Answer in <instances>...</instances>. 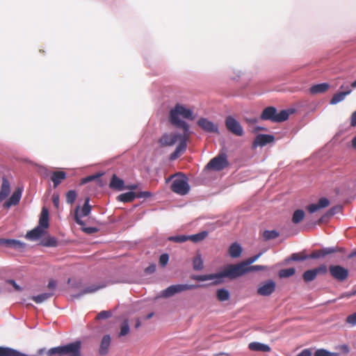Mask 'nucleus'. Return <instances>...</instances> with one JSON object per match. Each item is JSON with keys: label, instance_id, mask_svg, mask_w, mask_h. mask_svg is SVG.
<instances>
[{"label": "nucleus", "instance_id": "1", "mask_svg": "<svg viewBox=\"0 0 356 356\" xmlns=\"http://www.w3.org/2000/svg\"><path fill=\"white\" fill-rule=\"evenodd\" d=\"M245 274H246L245 267L241 261L236 264H228L219 273L195 275L193 279L201 282L216 280L213 283L217 284L221 283L224 278L233 280Z\"/></svg>", "mask_w": 356, "mask_h": 356}, {"label": "nucleus", "instance_id": "2", "mask_svg": "<svg viewBox=\"0 0 356 356\" xmlns=\"http://www.w3.org/2000/svg\"><path fill=\"white\" fill-rule=\"evenodd\" d=\"M179 115L188 120H194L195 117L193 115L191 110L186 108L183 105L177 104L170 111V121L172 125L177 128H181L183 130L188 131V124L181 120Z\"/></svg>", "mask_w": 356, "mask_h": 356}, {"label": "nucleus", "instance_id": "3", "mask_svg": "<svg viewBox=\"0 0 356 356\" xmlns=\"http://www.w3.org/2000/svg\"><path fill=\"white\" fill-rule=\"evenodd\" d=\"M81 343L80 341L68 343L65 346L51 348L48 350L49 355L58 354L59 355L81 356Z\"/></svg>", "mask_w": 356, "mask_h": 356}, {"label": "nucleus", "instance_id": "4", "mask_svg": "<svg viewBox=\"0 0 356 356\" xmlns=\"http://www.w3.org/2000/svg\"><path fill=\"white\" fill-rule=\"evenodd\" d=\"M289 113L285 110L277 113V109L273 106H268L264 109L261 114L263 120H270L273 122H282L289 118Z\"/></svg>", "mask_w": 356, "mask_h": 356}, {"label": "nucleus", "instance_id": "5", "mask_svg": "<svg viewBox=\"0 0 356 356\" xmlns=\"http://www.w3.org/2000/svg\"><path fill=\"white\" fill-rule=\"evenodd\" d=\"M229 165L226 154H220L213 158L206 165L208 170L220 171Z\"/></svg>", "mask_w": 356, "mask_h": 356}, {"label": "nucleus", "instance_id": "6", "mask_svg": "<svg viewBox=\"0 0 356 356\" xmlns=\"http://www.w3.org/2000/svg\"><path fill=\"white\" fill-rule=\"evenodd\" d=\"M198 286L195 284H175L168 286L167 289L161 291V296L163 298H170L174 295L197 288Z\"/></svg>", "mask_w": 356, "mask_h": 356}, {"label": "nucleus", "instance_id": "7", "mask_svg": "<svg viewBox=\"0 0 356 356\" xmlns=\"http://www.w3.org/2000/svg\"><path fill=\"white\" fill-rule=\"evenodd\" d=\"M170 189L177 194L184 195L188 193L190 186L186 178H177L172 181Z\"/></svg>", "mask_w": 356, "mask_h": 356}, {"label": "nucleus", "instance_id": "8", "mask_svg": "<svg viewBox=\"0 0 356 356\" xmlns=\"http://www.w3.org/2000/svg\"><path fill=\"white\" fill-rule=\"evenodd\" d=\"M225 127L227 129L237 136L243 135V129L241 124L232 116H227L225 119Z\"/></svg>", "mask_w": 356, "mask_h": 356}, {"label": "nucleus", "instance_id": "9", "mask_svg": "<svg viewBox=\"0 0 356 356\" xmlns=\"http://www.w3.org/2000/svg\"><path fill=\"white\" fill-rule=\"evenodd\" d=\"M329 271L331 276L339 282L346 280L349 274L347 268L339 265H330L329 266Z\"/></svg>", "mask_w": 356, "mask_h": 356}, {"label": "nucleus", "instance_id": "10", "mask_svg": "<svg viewBox=\"0 0 356 356\" xmlns=\"http://www.w3.org/2000/svg\"><path fill=\"white\" fill-rule=\"evenodd\" d=\"M327 272V268L325 265L322 264L314 269L307 270L302 274V278L305 282L314 280L318 275H325Z\"/></svg>", "mask_w": 356, "mask_h": 356}, {"label": "nucleus", "instance_id": "11", "mask_svg": "<svg viewBox=\"0 0 356 356\" xmlns=\"http://www.w3.org/2000/svg\"><path fill=\"white\" fill-rule=\"evenodd\" d=\"M90 198L87 197L85 200V203L81 209V213L79 214V206H77L74 211V220L79 225H83L84 222L81 220V217H85L90 214L91 211V206L89 204Z\"/></svg>", "mask_w": 356, "mask_h": 356}, {"label": "nucleus", "instance_id": "12", "mask_svg": "<svg viewBox=\"0 0 356 356\" xmlns=\"http://www.w3.org/2000/svg\"><path fill=\"white\" fill-rule=\"evenodd\" d=\"M343 249L338 247H329L324 248L320 250L313 251L309 254V259H316L331 254H334L338 252H343Z\"/></svg>", "mask_w": 356, "mask_h": 356}, {"label": "nucleus", "instance_id": "13", "mask_svg": "<svg viewBox=\"0 0 356 356\" xmlns=\"http://www.w3.org/2000/svg\"><path fill=\"white\" fill-rule=\"evenodd\" d=\"M275 282L272 280H269L259 286L257 289V293L262 296H268L275 291Z\"/></svg>", "mask_w": 356, "mask_h": 356}, {"label": "nucleus", "instance_id": "14", "mask_svg": "<svg viewBox=\"0 0 356 356\" xmlns=\"http://www.w3.org/2000/svg\"><path fill=\"white\" fill-rule=\"evenodd\" d=\"M197 124L202 130L206 132L218 134V125L205 118H200L197 120Z\"/></svg>", "mask_w": 356, "mask_h": 356}, {"label": "nucleus", "instance_id": "15", "mask_svg": "<svg viewBox=\"0 0 356 356\" xmlns=\"http://www.w3.org/2000/svg\"><path fill=\"white\" fill-rule=\"evenodd\" d=\"M179 135L175 133L164 134L159 139V143L161 147L172 146L178 140Z\"/></svg>", "mask_w": 356, "mask_h": 356}, {"label": "nucleus", "instance_id": "16", "mask_svg": "<svg viewBox=\"0 0 356 356\" xmlns=\"http://www.w3.org/2000/svg\"><path fill=\"white\" fill-rule=\"evenodd\" d=\"M275 137L273 135L269 134H259L256 136L252 143V147H256L257 146H265L268 143L273 142Z\"/></svg>", "mask_w": 356, "mask_h": 356}, {"label": "nucleus", "instance_id": "17", "mask_svg": "<svg viewBox=\"0 0 356 356\" xmlns=\"http://www.w3.org/2000/svg\"><path fill=\"white\" fill-rule=\"evenodd\" d=\"M330 205V201L326 197H321L318 200V202L316 204H311L306 207L307 211L313 213L318 210L325 208Z\"/></svg>", "mask_w": 356, "mask_h": 356}, {"label": "nucleus", "instance_id": "18", "mask_svg": "<svg viewBox=\"0 0 356 356\" xmlns=\"http://www.w3.org/2000/svg\"><path fill=\"white\" fill-rule=\"evenodd\" d=\"M0 244L15 250H22L26 248V243L15 239H0Z\"/></svg>", "mask_w": 356, "mask_h": 356}, {"label": "nucleus", "instance_id": "19", "mask_svg": "<svg viewBox=\"0 0 356 356\" xmlns=\"http://www.w3.org/2000/svg\"><path fill=\"white\" fill-rule=\"evenodd\" d=\"M22 190L20 188L16 189L10 197L3 204V207L9 209L11 206L17 205L21 199Z\"/></svg>", "mask_w": 356, "mask_h": 356}, {"label": "nucleus", "instance_id": "20", "mask_svg": "<svg viewBox=\"0 0 356 356\" xmlns=\"http://www.w3.org/2000/svg\"><path fill=\"white\" fill-rule=\"evenodd\" d=\"M111 338L109 334H106L103 337L99 348V354L100 355H106L108 354L109 347L111 345Z\"/></svg>", "mask_w": 356, "mask_h": 356}, {"label": "nucleus", "instance_id": "21", "mask_svg": "<svg viewBox=\"0 0 356 356\" xmlns=\"http://www.w3.org/2000/svg\"><path fill=\"white\" fill-rule=\"evenodd\" d=\"M184 134H179L178 137V140H179V143L178 145L177 146L176 149L179 151L181 153L184 152L187 147V140H188L190 137V131L183 130Z\"/></svg>", "mask_w": 356, "mask_h": 356}, {"label": "nucleus", "instance_id": "22", "mask_svg": "<svg viewBox=\"0 0 356 356\" xmlns=\"http://www.w3.org/2000/svg\"><path fill=\"white\" fill-rule=\"evenodd\" d=\"M67 175L64 171H54L51 175V180L54 184V188H56L64 179H66Z\"/></svg>", "mask_w": 356, "mask_h": 356}, {"label": "nucleus", "instance_id": "23", "mask_svg": "<svg viewBox=\"0 0 356 356\" xmlns=\"http://www.w3.org/2000/svg\"><path fill=\"white\" fill-rule=\"evenodd\" d=\"M44 231L40 227H36L33 229L28 232L26 238L30 241H36L43 236Z\"/></svg>", "mask_w": 356, "mask_h": 356}, {"label": "nucleus", "instance_id": "24", "mask_svg": "<svg viewBox=\"0 0 356 356\" xmlns=\"http://www.w3.org/2000/svg\"><path fill=\"white\" fill-rule=\"evenodd\" d=\"M346 88V91L337 92L332 96L330 102V104L334 105L342 102L347 95L351 93L352 90L348 88V86Z\"/></svg>", "mask_w": 356, "mask_h": 356}, {"label": "nucleus", "instance_id": "25", "mask_svg": "<svg viewBox=\"0 0 356 356\" xmlns=\"http://www.w3.org/2000/svg\"><path fill=\"white\" fill-rule=\"evenodd\" d=\"M330 88V84L327 83H322L312 86L309 88V92L312 95L323 93Z\"/></svg>", "mask_w": 356, "mask_h": 356}, {"label": "nucleus", "instance_id": "26", "mask_svg": "<svg viewBox=\"0 0 356 356\" xmlns=\"http://www.w3.org/2000/svg\"><path fill=\"white\" fill-rule=\"evenodd\" d=\"M243 249L240 244L238 243H232L228 250L229 256L232 258H238L241 256Z\"/></svg>", "mask_w": 356, "mask_h": 356}, {"label": "nucleus", "instance_id": "27", "mask_svg": "<svg viewBox=\"0 0 356 356\" xmlns=\"http://www.w3.org/2000/svg\"><path fill=\"white\" fill-rule=\"evenodd\" d=\"M109 187L118 191H122L124 188V181L119 178L116 175L112 176Z\"/></svg>", "mask_w": 356, "mask_h": 356}, {"label": "nucleus", "instance_id": "28", "mask_svg": "<svg viewBox=\"0 0 356 356\" xmlns=\"http://www.w3.org/2000/svg\"><path fill=\"white\" fill-rule=\"evenodd\" d=\"M248 348L252 351L269 352L270 350V348L268 345L259 342H251L249 343Z\"/></svg>", "mask_w": 356, "mask_h": 356}, {"label": "nucleus", "instance_id": "29", "mask_svg": "<svg viewBox=\"0 0 356 356\" xmlns=\"http://www.w3.org/2000/svg\"><path fill=\"white\" fill-rule=\"evenodd\" d=\"M38 227H40L43 229H47L49 227V212L45 208H43L41 211L39 225Z\"/></svg>", "mask_w": 356, "mask_h": 356}, {"label": "nucleus", "instance_id": "30", "mask_svg": "<svg viewBox=\"0 0 356 356\" xmlns=\"http://www.w3.org/2000/svg\"><path fill=\"white\" fill-rule=\"evenodd\" d=\"M0 356H27L10 348L0 347Z\"/></svg>", "mask_w": 356, "mask_h": 356}, {"label": "nucleus", "instance_id": "31", "mask_svg": "<svg viewBox=\"0 0 356 356\" xmlns=\"http://www.w3.org/2000/svg\"><path fill=\"white\" fill-rule=\"evenodd\" d=\"M135 198H136V193L131 191L120 194L117 197L119 201L122 202H131Z\"/></svg>", "mask_w": 356, "mask_h": 356}, {"label": "nucleus", "instance_id": "32", "mask_svg": "<svg viewBox=\"0 0 356 356\" xmlns=\"http://www.w3.org/2000/svg\"><path fill=\"white\" fill-rule=\"evenodd\" d=\"M208 236V232L203 231L200 233L188 236V241H191L193 243H198L205 239Z\"/></svg>", "mask_w": 356, "mask_h": 356}, {"label": "nucleus", "instance_id": "33", "mask_svg": "<svg viewBox=\"0 0 356 356\" xmlns=\"http://www.w3.org/2000/svg\"><path fill=\"white\" fill-rule=\"evenodd\" d=\"M54 296V293H44L38 296H34L31 298L35 303L39 304L51 298Z\"/></svg>", "mask_w": 356, "mask_h": 356}, {"label": "nucleus", "instance_id": "34", "mask_svg": "<svg viewBox=\"0 0 356 356\" xmlns=\"http://www.w3.org/2000/svg\"><path fill=\"white\" fill-rule=\"evenodd\" d=\"M305 217V212L302 209H297L294 211L292 216V222L294 224L300 223Z\"/></svg>", "mask_w": 356, "mask_h": 356}, {"label": "nucleus", "instance_id": "35", "mask_svg": "<svg viewBox=\"0 0 356 356\" xmlns=\"http://www.w3.org/2000/svg\"><path fill=\"white\" fill-rule=\"evenodd\" d=\"M193 267L195 270H200L204 268V263L200 254H197L196 257L193 258Z\"/></svg>", "mask_w": 356, "mask_h": 356}, {"label": "nucleus", "instance_id": "36", "mask_svg": "<svg viewBox=\"0 0 356 356\" xmlns=\"http://www.w3.org/2000/svg\"><path fill=\"white\" fill-rule=\"evenodd\" d=\"M295 273L296 269L294 268H289L280 270L278 273V275L280 278H286L294 275Z\"/></svg>", "mask_w": 356, "mask_h": 356}, {"label": "nucleus", "instance_id": "37", "mask_svg": "<svg viewBox=\"0 0 356 356\" xmlns=\"http://www.w3.org/2000/svg\"><path fill=\"white\" fill-rule=\"evenodd\" d=\"M10 192V183L6 179L3 178V181H2L0 193H2L4 195V197L6 198L8 197V195H9Z\"/></svg>", "mask_w": 356, "mask_h": 356}, {"label": "nucleus", "instance_id": "38", "mask_svg": "<svg viewBox=\"0 0 356 356\" xmlns=\"http://www.w3.org/2000/svg\"><path fill=\"white\" fill-rule=\"evenodd\" d=\"M217 298L219 301H225L229 298V293L227 289H220L217 291Z\"/></svg>", "mask_w": 356, "mask_h": 356}, {"label": "nucleus", "instance_id": "39", "mask_svg": "<svg viewBox=\"0 0 356 356\" xmlns=\"http://www.w3.org/2000/svg\"><path fill=\"white\" fill-rule=\"evenodd\" d=\"M104 286H90L86 288L83 291H82L80 293L74 296V298H79L81 296L89 293H94L97 291L98 289L103 288Z\"/></svg>", "mask_w": 356, "mask_h": 356}, {"label": "nucleus", "instance_id": "40", "mask_svg": "<svg viewBox=\"0 0 356 356\" xmlns=\"http://www.w3.org/2000/svg\"><path fill=\"white\" fill-rule=\"evenodd\" d=\"M307 259H309V255L306 254L305 252L293 253L291 255V259L295 261H304Z\"/></svg>", "mask_w": 356, "mask_h": 356}, {"label": "nucleus", "instance_id": "41", "mask_svg": "<svg viewBox=\"0 0 356 356\" xmlns=\"http://www.w3.org/2000/svg\"><path fill=\"white\" fill-rule=\"evenodd\" d=\"M129 332V325L127 320H124L120 326L119 337L126 336Z\"/></svg>", "mask_w": 356, "mask_h": 356}, {"label": "nucleus", "instance_id": "42", "mask_svg": "<svg viewBox=\"0 0 356 356\" xmlns=\"http://www.w3.org/2000/svg\"><path fill=\"white\" fill-rule=\"evenodd\" d=\"M279 236V234L275 230H266L263 234V236L265 240H270L276 238Z\"/></svg>", "mask_w": 356, "mask_h": 356}, {"label": "nucleus", "instance_id": "43", "mask_svg": "<svg viewBox=\"0 0 356 356\" xmlns=\"http://www.w3.org/2000/svg\"><path fill=\"white\" fill-rule=\"evenodd\" d=\"M76 193L74 190H70L66 193V202L70 204H72L76 198Z\"/></svg>", "mask_w": 356, "mask_h": 356}, {"label": "nucleus", "instance_id": "44", "mask_svg": "<svg viewBox=\"0 0 356 356\" xmlns=\"http://www.w3.org/2000/svg\"><path fill=\"white\" fill-rule=\"evenodd\" d=\"M42 244L46 247H56L57 245V240L54 237H49L43 240Z\"/></svg>", "mask_w": 356, "mask_h": 356}, {"label": "nucleus", "instance_id": "45", "mask_svg": "<svg viewBox=\"0 0 356 356\" xmlns=\"http://www.w3.org/2000/svg\"><path fill=\"white\" fill-rule=\"evenodd\" d=\"M267 269V266L262 265L248 266V267H245V273H248L251 271L264 270Z\"/></svg>", "mask_w": 356, "mask_h": 356}, {"label": "nucleus", "instance_id": "46", "mask_svg": "<svg viewBox=\"0 0 356 356\" xmlns=\"http://www.w3.org/2000/svg\"><path fill=\"white\" fill-rule=\"evenodd\" d=\"M168 240L175 243H183L188 241V236L186 235H178L172 236L168 238Z\"/></svg>", "mask_w": 356, "mask_h": 356}, {"label": "nucleus", "instance_id": "47", "mask_svg": "<svg viewBox=\"0 0 356 356\" xmlns=\"http://www.w3.org/2000/svg\"><path fill=\"white\" fill-rule=\"evenodd\" d=\"M261 254H262V253L260 252V253H259V254H257L256 255H254L252 257H249L246 260L242 261V263L243 264L245 267H248L250 264H252L254 262H255L261 257Z\"/></svg>", "mask_w": 356, "mask_h": 356}, {"label": "nucleus", "instance_id": "48", "mask_svg": "<svg viewBox=\"0 0 356 356\" xmlns=\"http://www.w3.org/2000/svg\"><path fill=\"white\" fill-rule=\"evenodd\" d=\"M111 316L110 311H102L96 316V320L107 319Z\"/></svg>", "mask_w": 356, "mask_h": 356}, {"label": "nucleus", "instance_id": "49", "mask_svg": "<svg viewBox=\"0 0 356 356\" xmlns=\"http://www.w3.org/2000/svg\"><path fill=\"white\" fill-rule=\"evenodd\" d=\"M314 356H335V354L324 349H319L315 352Z\"/></svg>", "mask_w": 356, "mask_h": 356}, {"label": "nucleus", "instance_id": "50", "mask_svg": "<svg viewBox=\"0 0 356 356\" xmlns=\"http://www.w3.org/2000/svg\"><path fill=\"white\" fill-rule=\"evenodd\" d=\"M346 323L351 325H356V312L353 314L349 315L346 320Z\"/></svg>", "mask_w": 356, "mask_h": 356}, {"label": "nucleus", "instance_id": "51", "mask_svg": "<svg viewBox=\"0 0 356 356\" xmlns=\"http://www.w3.org/2000/svg\"><path fill=\"white\" fill-rule=\"evenodd\" d=\"M169 260V256L168 254H162L159 257V264L162 266H165Z\"/></svg>", "mask_w": 356, "mask_h": 356}, {"label": "nucleus", "instance_id": "52", "mask_svg": "<svg viewBox=\"0 0 356 356\" xmlns=\"http://www.w3.org/2000/svg\"><path fill=\"white\" fill-rule=\"evenodd\" d=\"M98 177H99L98 175L88 176L86 177H84V178L81 179L80 184H81V185L85 184H86V183H88L89 181L95 180V179H97Z\"/></svg>", "mask_w": 356, "mask_h": 356}, {"label": "nucleus", "instance_id": "53", "mask_svg": "<svg viewBox=\"0 0 356 356\" xmlns=\"http://www.w3.org/2000/svg\"><path fill=\"white\" fill-rule=\"evenodd\" d=\"M136 198H147L152 195L149 191H142L136 193Z\"/></svg>", "mask_w": 356, "mask_h": 356}, {"label": "nucleus", "instance_id": "54", "mask_svg": "<svg viewBox=\"0 0 356 356\" xmlns=\"http://www.w3.org/2000/svg\"><path fill=\"white\" fill-rule=\"evenodd\" d=\"M6 283L12 285L15 291H22V288L13 280H8Z\"/></svg>", "mask_w": 356, "mask_h": 356}, {"label": "nucleus", "instance_id": "55", "mask_svg": "<svg viewBox=\"0 0 356 356\" xmlns=\"http://www.w3.org/2000/svg\"><path fill=\"white\" fill-rule=\"evenodd\" d=\"M52 202H53V204L54 205V207L56 208H58L59 207V202H60V200H59V195L58 194H54L52 195Z\"/></svg>", "mask_w": 356, "mask_h": 356}, {"label": "nucleus", "instance_id": "56", "mask_svg": "<svg viewBox=\"0 0 356 356\" xmlns=\"http://www.w3.org/2000/svg\"><path fill=\"white\" fill-rule=\"evenodd\" d=\"M181 154V152L178 151L177 149L170 154V160H175L177 159L179 155Z\"/></svg>", "mask_w": 356, "mask_h": 356}, {"label": "nucleus", "instance_id": "57", "mask_svg": "<svg viewBox=\"0 0 356 356\" xmlns=\"http://www.w3.org/2000/svg\"><path fill=\"white\" fill-rule=\"evenodd\" d=\"M350 125L351 127H356V111H354L351 115Z\"/></svg>", "mask_w": 356, "mask_h": 356}, {"label": "nucleus", "instance_id": "58", "mask_svg": "<svg viewBox=\"0 0 356 356\" xmlns=\"http://www.w3.org/2000/svg\"><path fill=\"white\" fill-rule=\"evenodd\" d=\"M56 286V282L54 280H49L48 285H47L48 289L50 290H54V289H55Z\"/></svg>", "mask_w": 356, "mask_h": 356}, {"label": "nucleus", "instance_id": "59", "mask_svg": "<svg viewBox=\"0 0 356 356\" xmlns=\"http://www.w3.org/2000/svg\"><path fill=\"white\" fill-rule=\"evenodd\" d=\"M297 356H312V353L309 350L305 349L300 353Z\"/></svg>", "mask_w": 356, "mask_h": 356}, {"label": "nucleus", "instance_id": "60", "mask_svg": "<svg viewBox=\"0 0 356 356\" xmlns=\"http://www.w3.org/2000/svg\"><path fill=\"white\" fill-rule=\"evenodd\" d=\"M83 231L88 234H93L97 232V229L95 227H86L83 229Z\"/></svg>", "mask_w": 356, "mask_h": 356}, {"label": "nucleus", "instance_id": "61", "mask_svg": "<svg viewBox=\"0 0 356 356\" xmlns=\"http://www.w3.org/2000/svg\"><path fill=\"white\" fill-rule=\"evenodd\" d=\"M156 269L155 265H151L145 269V271L148 273H152Z\"/></svg>", "mask_w": 356, "mask_h": 356}, {"label": "nucleus", "instance_id": "62", "mask_svg": "<svg viewBox=\"0 0 356 356\" xmlns=\"http://www.w3.org/2000/svg\"><path fill=\"white\" fill-rule=\"evenodd\" d=\"M340 349L343 350L345 353H349V348L347 345H342L340 347Z\"/></svg>", "mask_w": 356, "mask_h": 356}, {"label": "nucleus", "instance_id": "63", "mask_svg": "<svg viewBox=\"0 0 356 356\" xmlns=\"http://www.w3.org/2000/svg\"><path fill=\"white\" fill-rule=\"evenodd\" d=\"M351 145H352L353 148L356 149V135L352 139Z\"/></svg>", "mask_w": 356, "mask_h": 356}, {"label": "nucleus", "instance_id": "64", "mask_svg": "<svg viewBox=\"0 0 356 356\" xmlns=\"http://www.w3.org/2000/svg\"><path fill=\"white\" fill-rule=\"evenodd\" d=\"M354 257H356V249L350 254L349 258H352Z\"/></svg>", "mask_w": 356, "mask_h": 356}]
</instances>
